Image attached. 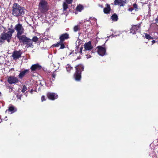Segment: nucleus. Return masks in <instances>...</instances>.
I'll return each mask as SVG.
<instances>
[{"label": "nucleus", "instance_id": "nucleus-32", "mask_svg": "<svg viewBox=\"0 0 158 158\" xmlns=\"http://www.w3.org/2000/svg\"><path fill=\"white\" fill-rule=\"evenodd\" d=\"M41 99L42 102H43L44 101H45L46 100L45 96L44 95H42L41 98Z\"/></svg>", "mask_w": 158, "mask_h": 158}, {"label": "nucleus", "instance_id": "nucleus-16", "mask_svg": "<svg viewBox=\"0 0 158 158\" xmlns=\"http://www.w3.org/2000/svg\"><path fill=\"white\" fill-rule=\"evenodd\" d=\"M111 10V9L110 5L109 4H106L105 5V7L103 9L104 13L106 14H109L110 13Z\"/></svg>", "mask_w": 158, "mask_h": 158}, {"label": "nucleus", "instance_id": "nucleus-30", "mask_svg": "<svg viewBox=\"0 0 158 158\" xmlns=\"http://www.w3.org/2000/svg\"><path fill=\"white\" fill-rule=\"evenodd\" d=\"M64 42H62L60 43V49H63L65 48V46L63 43Z\"/></svg>", "mask_w": 158, "mask_h": 158}, {"label": "nucleus", "instance_id": "nucleus-14", "mask_svg": "<svg viewBox=\"0 0 158 158\" xmlns=\"http://www.w3.org/2000/svg\"><path fill=\"white\" fill-rule=\"evenodd\" d=\"M76 69L75 72L81 73L82 72L84 71V66L82 64H80L75 67Z\"/></svg>", "mask_w": 158, "mask_h": 158}, {"label": "nucleus", "instance_id": "nucleus-8", "mask_svg": "<svg viewBox=\"0 0 158 158\" xmlns=\"http://www.w3.org/2000/svg\"><path fill=\"white\" fill-rule=\"evenodd\" d=\"M46 96L49 99L52 101L58 98V95L52 92H48L46 94Z\"/></svg>", "mask_w": 158, "mask_h": 158}, {"label": "nucleus", "instance_id": "nucleus-23", "mask_svg": "<svg viewBox=\"0 0 158 158\" xmlns=\"http://www.w3.org/2000/svg\"><path fill=\"white\" fill-rule=\"evenodd\" d=\"M76 48V49L75 50V52H74V53H75L76 54H77L78 52H79V53H82V49L83 48V47L82 46H81L80 48V51L79 52H78L79 47H77Z\"/></svg>", "mask_w": 158, "mask_h": 158}, {"label": "nucleus", "instance_id": "nucleus-5", "mask_svg": "<svg viewBox=\"0 0 158 158\" xmlns=\"http://www.w3.org/2000/svg\"><path fill=\"white\" fill-rule=\"evenodd\" d=\"M7 81L10 85L18 83L19 81V78L15 76H10L8 77Z\"/></svg>", "mask_w": 158, "mask_h": 158}, {"label": "nucleus", "instance_id": "nucleus-39", "mask_svg": "<svg viewBox=\"0 0 158 158\" xmlns=\"http://www.w3.org/2000/svg\"><path fill=\"white\" fill-rule=\"evenodd\" d=\"M9 88L10 89H12L13 88V87L11 86H9Z\"/></svg>", "mask_w": 158, "mask_h": 158}, {"label": "nucleus", "instance_id": "nucleus-34", "mask_svg": "<svg viewBox=\"0 0 158 158\" xmlns=\"http://www.w3.org/2000/svg\"><path fill=\"white\" fill-rule=\"evenodd\" d=\"M134 10V8L132 7H130L128 9V10L132 12Z\"/></svg>", "mask_w": 158, "mask_h": 158}, {"label": "nucleus", "instance_id": "nucleus-28", "mask_svg": "<svg viewBox=\"0 0 158 158\" xmlns=\"http://www.w3.org/2000/svg\"><path fill=\"white\" fill-rule=\"evenodd\" d=\"M27 90V87L25 85H23V88L21 90V91L23 93H24Z\"/></svg>", "mask_w": 158, "mask_h": 158}, {"label": "nucleus", "instance_id": "nucleus-29", "mask_svg": "<svg viewBox=\"0 0 158 158\" xmlns=\"http://www.w3.org/2000/svg\"><path fill=\"white\" fill-rule=\"evenodd\" d=\"M133 8L135 10V11L138 10V5L136 3H134L133 5Z\"/></svg>", "mask_w": 158, "mask_h": 158}, {"label": "nucleus", "instance_id": "nucleus-37", "mask_svg": "<svg viewBox=\"0 0 158 158\" xmlns=\"http://www.w3.org/2000/svg\"><path fill=\"white\" fill-rule=\"evenodd\" d=\"M156 42V41L155 40H153L152 41V44H154Z\"/></svg>", "mask_w": 158, "mask_h": 158}, {"label": "nucleus", "instance_id": "nucleus-31", "mask_svg": "<svg viewBox=\"0 0 158 158\" xmlns=\"http://www.w3.org/2000/svg\"><path fill=\"white\" fill-rule=\"evenodd\" d=\"M61 42L60 41L59 42H58L57 43L54 44L53 45V46L55 47H58L60 45V43Z\"/></svg>", "mask_w": 158, "mask_h": 158}, {"label": "nucleus", "instance_id": "nucleus-7", "mask_svg": "<svg viewBox=\"0 0 158 158\" xmlns=\"http://www.w3.org/2000/svg\"><path fill=\"white\" fill-rule=\"evenodd\" d=\"M141 28V24L139 23L137 25H133L130 30V33L133 34H136V31H139Z\"/></svg>", "mask_w": 158, "mask_h": 158}, {"label": "nucleus", "instance_id": "nucleus-12", "mask_svg": "<svg viewBox=\"0 0 158 158\" xmlns=\"http://www.w3.org/2000/svg\"><path fill=\"white\" fill-rule=\"evenodd\" d=\"M42 68L41 66L38 63L33 64L30 68L31 71L33 72L37 70H40Z\"/></svg>", "mask_w": 158, "mask_h": 158}, {"label": "nucleus", "instance_id": "nucleus-18", "mask_svg": "<svg viewBox=\"0 0 158 158\" xmlns=\"http://www.w3.org/2000/svg\"><path fill=\"white\" fill-rule=\"evenodd\" d=\"M81 74L79 73L75 72L74 75V77L75 80L77 81H79L81 80Z\"/></svg>", "mask_w": 158, "mask_h": 158}, {"label": "nucleus", "instance_id": "nucleus-3", "mask_svg": "<svg viewBox=\"0 0 158 158\" xmlns=\"http://www.w3.org/2000/svg\"><path fill=\"white\" fill-rule=\"evenodd\" d=\"M8 30L7 32L6 30H4V31L0 35V38L2 40H6L8 42H10L15 30L10 28H8Z\"/></svg>", "mask_w": 158, "mask_h": 158}, {"label": "nucleus", "instance_id": "nucleus-43", "mask_svg": "<svg viewBox=\"0 0 158 158\" xmlns=\"http://www.w3.org/2000/svg\"><path fill=\"white\" fill-rule=\"evenodd\" d=\"M73 52H74V50H73Z\"/></svg>", "mask_w": 158, "mask_h": 158}, {"label": "nucleus", "instance_id": "nucleus-6", "mask_svg": "<svg viewBox=\"0 0 158 158\" xmlns=\"http://www.w3.org/2000/svg\"><path fill=\"white\" fill-rule=\"evenodd\" d=\"M22 54V52L20 50L18 51H15L12 52V56L13 60H15L21 58Z\"/></svg>", "mask_w": 158, "mask_h": 158}, {"label": "nucleus", "instance_id": "nucleus-9", "mask_svg": "<svg viewBox=\"0 0 158 158\" xmlns=\"http://www.w3.org/2000/svg\"><path fill=\"white\" fill-rule=\"evenodd\" d=\"M98 48L97 52L99 55L102 56L105 55L106 52V48L105 47L99 46L96 48Z\"/></svg>", "mask_w": 158, "mask_h": 158}, {"label": "nucleus", "instance_id": "nucleus-22", "mask_svg": "<svg viewBox=\"0 0 158 158\" xmlns=\"http://www.w3.org/2000/svg\"><path fill=\"white\" fill-rule=\"evenodd\" d=\"M81 29L80 26L79 25H75L73 27V30L75 32L79 31Z\"/></svg>", "mask_w": 158, "mask_h": 158}, {"label": "nucleus", "instance_id": "nucleus-4", "mask_svg": "<svg viewBox=\"0 0 158 158\" xmlns=\"http://www.w3.org/2000/svg\"><path fill=\"white\" fill-rule=\"evenodd\" d=\"M49 9V6L47 1L41 0L38 5V10L41 13L46 12Z\"/></svg>", "mask_w": 158, "mask_h": 158}, {"label": "nucleus", "instance_id": "nucleus-42", "mask_svg": "<svg viewBox=\"0 0 158 158\" xmlns=\"http://www.w3.org/2000/svg\"><path fill=\"white\" fill-rule=\"evenodd\" d=\"M1 94H2L1 93V92H0V97H1Z\"/></svg>", "mask_w": 158, "mask_h": 158}, {"label": "nucleus", "instance_id": "nucleus-25", "mask_svg": "<svg viewBox=\"0 0 158 158\" xmlns=\"http://www.w3.org/2000/svg\"><path fill=\"white\" fill-rule=\"evenodd\" d=\"M68 8V4L65 2L63 3V8L64 11H66Z\"/></svg>", "mask_w": 158, "mask_h": 158}, {"label": "nucleus", "instance_id": "nucleus-13", "mask_svg": "<svg viewBox=\"0 0 158 158\" xmlns=\"http://www.w3.org/2000/svg\"><path fill=\"white\" fill-rule=\"evenodd\" d=\"M29 70L28 69H24L21 71L18 75V78L22 79L24 77H25L27 74L29 73Z\"/></svg>", "mask_w": 158, "mask_h": 158}, {"label": "nucleus", "instance_id": "nucleus-20", "mask_svg": "<svg viewBox=\"0 0 158 158\" xmlns=\"http://www.w3.org/2000/svg\"><path fill=\"white\" fill-rule=\"evenodd\" d=\"M110 19L114 21H117L118 19V17L116 13H114L110 17Z\"/></svg>", "mask_w": 158, "mask_h": 158}, {"label": "nucleus", "instance_id": "nucleus-21", "mask_svg": "<svg viewBox=\"0 0 158 158\" xmlns=\"http://www.w3.org/2000/svg\"><path fill=\"white\" fill-rule=\"evenodd\" d=\"M84 9L83 6L79 4L77 6L76 8V10L77 11L81 12Z\"/></svg>", "mask_w": 158, "mask_h": 158}, {"label": "nucleus", "instance_id": "nucleus-24", "mask_svg": "<svg viewBox=\"0 0 158 158\" xmlns=\"http://www.w3.org/2000/svg\"><path fill=\"white\" fill-rule=\"evenodd\" d=\"M66 69L67 71L69 73H70L71 71L73 70V68L70 66L69 64H68L66 65Z\"/></svg>", "mask_w": 158, "mask_h": 158}, {"label": "nucleus", "instance_id": "nucleus-27", "mask_svg": "<svg viewBox=\"0 0 158 158\" xmlns=\"http://www.w3.org/2000/svg\"><path fill=\"white\" fill-rule=\"evenodd\" d=\"M145 37L148 40L153 39V37H151L149 35L146 33L145 35Z\"/></svg>", "mask_w": 158, "mask_h": 158}, {"label": "nucleus", "instance_id": "nucleus-15", "mask_svg": "<svg viewBox=\"0 0 158 158\" xmlns=\"http://www.w3.org/2000/svg\"><path fill=\"white\" fill-rule=\"evenodd\" d=\"M84 46L85 50H90L92 49L93 48V46H92L91 42V41L85 43L84 44Z\"/></svg>", "mask_w": 158, "mask_h": 158}, {"label": "nucleus", "instance_id": "nucleus-33", "mask_svg": "<svg viewBox=\"0 0 158 158\" xmlns=\"http://www.w3.org/2000/svg\"><path fill=\"white\" fill-rule=\"evenodd\" d=\"M73 0H66V2L67 4H71Z\"/></svg>", "mask_w": 158, "mask_h": 158}, {"label": "nucleus", "instance_id": "nucleus-1", "mask_svg": "<svg viewBox=\"0 0 158 158\" xmlns=\"http://www.w3.org/2000/svg\"><path fill=\"white\" fill-rule=\"evenodd\" d=\"M15 29L17 32L16 37L19 43L23 45L27 44L29 46L32 44L31 39L27 37L25 35H22L24 32V29L21 24L19 23L16 24L15 27Z\"/></svg>", "mask_w": 158, "mask_h": 158}, {"label": "nucleus", "instance_id": "nucleus-26", "mask_svg": "<svg viewBox=\"0 0 158 158\" xmlns=\"http://www.w3.org/2000/svg\"><path fill=\"white\" fill-rule=\"evenodd\" d=\"M56 72L55 71L53 73H52L51 76L52 77V81H54L55 79L56 76Z\"/></svg>", "mask_w": 158, "mask_h": 158}, {"label": "nucleus", "instance_id": "nucleus-17", "mask_svg": "<svg viewBox=\"0 0 158 158\" xmlns=\"http://www.w3.org/2000/svg\"><path fill=\"white\" fill-rule=\"evenodd\" d=\"M17 110V109L14 106L12 105H10L8 107V109L6 110V112H7V111H9L10 114H12Z\"/></svg>", "mask_w": 158, "mask_h": 158}, {"label": "nucleus", "instance_id": "nucleus-40", "mask_svg": "<svg viewBox=\"0 0 158 158\" xmlns=\"http://www.w3.org/2000/svg\"><path fill=\"white\" fill-rule=\"evenodd\" d=\"M18 98L19 99H21V96H19V97H18Z\"/></svg>", "mask_w": 158, "mask_h": 158}, {"label": "nucleus", "instance_id": "nucleus-10", "mask_svg": "<svg viewBox=\"0 0 158 158\" xmlns=\"http://www.w3.org/2000/svg\"><path fill=\"white\" fill-rule=\"evenodd\" d=\"M70 38L69 34L68 33H65L61 34L59 39L61 42H64L65 40H68Z\"/></svg>", "mask_w": 158, "mask_h": 158}, {"label": "nucleus", "instance_id": "nucleus-19", "mask_svg": "<svg viewBox=\"0 0 158 158\" xmlns=\"http://www.w3.org/2000/svg\"><path fill=\"white\" fill-rule=\"evenodd\" d=\"M38 38L36 36H34L32 38V39L31 40V41L32 44L30 46L28 45L27 44H26L25 45H26V47L27 48H28L29 47H31L32 46H33V44L32 42H36L38 40Z\"/></svg>", "mask_w": 158, "mask_h": 158}, {"label": "nucleus", "instance_id": "nucleus-11", "mask_svg": "<svg viewBox=\"0 0 158 158\" xmlns=\"http://www.w3.org/2000/svg\"><path fill=\"white\" fill-rule=\"evenodd\" d=\"M127 0H115L114 4L115 5H118L120 7L123 6L124 4L127 3Z\"/></svg>", "mask_w": 158, "mask_h": 158}, {"label": "nucleus", "instance_id": "nucleus-41", "mask_svg": "<svg viewBox=\"0 0 158 158\" xmlns=\"http://www.w3.org/2000/svg\"><path fill=\"white\" fill-rule=\"evenodd\" d=\"M2 121V119H0V123H1Z\"/></svg>", "mask_w": 158, "mask_h": 158}, {"label": "nucleus", "instance_id": "nucleus-35", "mask_svg": "<svg viewBox=\"0 0 158 158\" xmlns=\"http://www.w3.org/2000/svg\"><path fill=\"white\" fill-rule=\"evenodd\" d=\"M155 21L157 23H158V18H157L155 19Z\"/></svg>", "mask_w": 158, "mask_h": 158}, {"label": "nucleus", "instance_id": "nucleus-38", "mask_svg": "<svg viewBox=\"0 0 158 158\" xmlns=\"http://www.w3.org/2000/svg\"><path fill=\"white\" fill-rule=\"evenodd\" d=\"M34 91L33 90V89H31L30 91V93L32 94V92H33V91Z\"/></svg>", "mask_w": 158, "mask_h": 158}, {"label": "nucleus", "instance_id": "nucleus-36", "mask_svg": "<svg viewBox=\"0 0 158 158\" xmlns=\"http://www.w3.org/2000/svg\"><path fill=\"white\" fill-rule=\"evenodd\" d=\"M97 50L96 49H95V50H92V52L94 53L96 52V51H97Z\"/></svg>", "mask_w": 158, "mask_h": 158}, {"label": "nucleus", "instance_id": "nucleus-2", "mask_svg": "<svg viewBox=\"0 0 158 158\" xmlns=\"http://www.w3.org/2000/svg\"><path fill=\"white\" fill-rule=\"evenodd\" d=\"M12 14L17 18L23 17L25 14V9L17 3H15L12 7Z\"/></svg>", "mask_w": 158, "mask_h": 158}]
</instances>
